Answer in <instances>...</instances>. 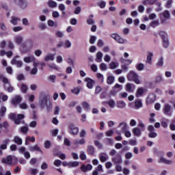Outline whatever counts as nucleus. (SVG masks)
<instances>
[{"label": "nucleus", "mask_w": 175, "mask_h": 175, "mask_svg": "<svg viewBox=\"0 0 175 175\" xmlns=\"http://www.w3.org/2000/svg\"><path fill=\"white\" fill-rule=\"evenodd\" d=\"M102 57H103V53L102 52H98L96 53V62H102Z\"/></svg>", "instance_id": "obj_44"}, {"label": "nucleus", "mask_w": 175, "mask_h": 175, "mask_svg": "<svg viewBox=\"0 0 175 175\" xmlns=\"http://www.w3.org/2000/svg\"><path fill=\"white\" fill-rule=\"evenodd\" d=\"M111 161L115 165L122 163V157H121V154H120V153H118L116 156L111 158Z\"/></svg>", "instance_id": "obj_12"}, {"label": "nucleus", "mask_w": 175, "mask_h": 175, "mask_svg": "<svg viewBox=\"0 0 175 175\" xmlns=\"http://www.w3.org/2000/svg\"><path fill=\"white\" fill-rule=\"evenodd\" d=\"M40 107L41 109L46 107L47 111H50L53 109V104L50 102V100L47 99V96L44 94H42L39 99Z\"/></svg>", "instance_id": "obj_1"}, {"label": "nucleus", "mask_w": 175, "mask_h": 175, "mask_svg": "<svg viewBox=\"0 0 175 175\" xmlns=\"http://www.w3.org/2000/svg\"><path fill=\"white\" fill-rule=\"evenodd\" d=\"M167 122H169V119L163 118L161 120V126H163V128H167Z\"/></svg>", "instance_id": "obj_43"}, {"label": "nucleus", "mask_w": 175, "mask_h": 175, "mask_svg": "<svg viewBox=\"0 0 175 175\" xmlns=\"http://www.w3.org/2000/svg\"><path fill=\"white\" fill-rule=\"evenodd\" d=\"M33 47V42L31 40H28L23 42L20 47V51L22 54H25L26 53H29L32 48Z\"/></svg>", "instance_id": "obj_2"}, {"label": "nucleus", "mask_w": 175, "mask_h": 175, "mask_svg": "<svg viewBox=\"0 0 175 175\" xmlns=\"http://www.w3.org/2000/svg\"><path fill=\"white\" fill-rule=\"evenodd\" d=\"M36 59V58H35V56L33 55H30L23 58V61L24 62H26V64H30V62H34Z\"/></svg>", "instance_id": "obj_21"}, {"label": "nucleus", "mask_w": 175, "mask_h": 175, "mask_svg": "<svg viewBox=\"0 0 175 175\" xmlns=\"http://www.w3.org/2000/svg\"><path fill=\"white\" fill-rule=\"evenodd\" d=\"M20 21H21V19H20V18L14 16H11L10 23L13 25H17V24H18V22Z\"/></svg>", "instance_id": "obj_25"}, {"label": "nucleus", "mask_w": 175, "mask_h": 175, "mask_svg": "<svg viewBox=\"0 0 175 175\" xmlns=\"http://www.w3.org/2000/svg\"><path fill=\"white\" fill-rule=\"evenodd\" d=\"M28 131H29V128L28 127V125H25L21 127V132L25 135L26 133H28Z\"/></svg>", "instance_id": "obj_42"}, {"label": "nucleus", "mask_w": 175, "mask_h": 175, "mask_svg": "<svg viewBox=\"0 0 175 175\" xmlns=\"http://www.w3.org/2000/svg\"><path fill=\"white\" fill-rule=\"evenodd\" d=\"M157 66H163V57H161L157 64Z\"/></svg>", "instance_id": "obj_60"}, {"label": "nucleus", "mask_w": 175, "mask_h": 175, "mask_svg": "<svg viewBox=\"0 0 175 175\" xmlns=\"http://www.w3.org/2000/svg\"><path fill=\"white\" fill-rule=\"evenodd\" d=\"M133 133L134 136L139 137L142 135V130H140L139 127H135L134 129H133Z\"/></svg>", "instance_id": "obj_30"}, {"label": "nucleus", "mask_w": 175, "mask_h": 175, "mask_svg": "<svg viewBox=\"0 0 175 175\" xmlns=\"http://www.w3.org/2000/svg\"><path fill=\"white\" fill-rule=\"evenodd\" d=\"M10 144V139L9 138H5L2 141L0 145V155H3L2 150H6L8 148V145Z\"/></svg>", "instance_id": "obj_10"}, {"label": "nucleus", "mask_w": 175, "mask_h": 175, "mask_svg": "<svg viewBox=\"0 0 175 175\" xmlns=\"http://www.w3.org/2000/svg\"><path fill=\"white\" fill-rule=\"evenodd\" d=\"M14 143H16V144H18V146H21V144H23V139L18 136H15L14 137Z\"/></svg>", "instance_id": "obj_33"}, {"label": "nucleus", "mask_w": 175, "mask_h": 175, "mask_svg": "<svg viewBox=\"0 0 175 175\" xmlns=\"http://www.w3.org/2000/svg\"><path fill=\"white\" fill-rule=\"evenodd\" d=\"M14 40H15V43H16V44H21V43H23V36H16L14 37Z\"/></svg>", "instance_id": "obj_35"}, {"label": "nucleus", "mask_w": 175, "mask_h": 175, "mask_svg": "<svg viewBox=\"0 0 175 175\" xmlns=\"http://www.w3.org/2000/svg\"><path fill=\"white\" fill-rule=\"evenodd\" d=\"M85 81L87 83L88 88H89L90 90H92L94 87V83H95L94 80L91 79L90 78H85Z\"/></svg>", "instance_id": "obj_22"}, {"label": "nucleus", "mask_w": 175, "mask_h": 175, "mask_svg": "<svg viewBox=\"0 0 175 175\" xmlns=\"http://www.w3.org/2000/svg\"><path fill=\"white\" fill-rule=\"evenodd\" d=\"M95 152V150L94 149V146H90L88 148V153L89 154V155H94Z\"/></svg>", "instance_id": "obj_47"}, {"label": "nucleus", "mask_w": 175, "mask_h": 175, "mask_svg": "<svg viewBox=\"0 0 175 175\" xmlns=\"http://www.w3.org/2000/svg\"><path fill=\"white\" fill-rule=\"evenodd\" d=\"M143 92H144V91L143 90V88H140L137 90L135 96H137V98H139V96H142V95H143Z\"/></svg>", "instance_id": "obj_54"}, {"label": "nucleus", "mask_w": 175, "mask_h": 175, "mask_svg": "<svg viewBox=\"0 0 175 175\" xmlns=\"http://www.w3.org/2000/svg\"><path fill=\"white\" fill-rule=\"evenodd\" d=\"M159 36H161L162 40H165V39H167V33L163 31H161L159 32Z\"/></svg>", "instance_id": "obj_41"}, {"label": "nucleus", "mask_w": 175, "mask_h": 175, "mask_svg": "<svg viewBox=\"0 0 175 175\" xmlns=\"http://www.w3.org/2000/svg\"><path fill=\"white\" fill-rule=\"evenodd\" d=\"M100 70H107V65L105 63H101L100 64Z\"/></svg>", "instance_id": "obj_64"}, {"label": "nucleus", "mask_w": 175, "mask_h": 175, "mask_svg": "<svg viewBox=\"0 0 175 175\" xmlns=\"http://www.w3.org/2000/svg\"><path fill=\"white\" fill-rule=\"evenodd\" d=\"M68 133H70V135L75 136V135H77V133H79V127L76 126L75 124L70 123L68 125Z\"/></svg>", "instance_id": "obj_7"}, {"label": "nucleus", "mask_w": 175, "mask_h": 175, "mask_svg": "<svg viewBox=\"0 0 175 175\" xmlns=\"http://www.w3.org/2000/svg\"><path fill=\"white\" fill-rule=\"evenodd\" d=\"M158 25H159V21L158 20L152 21L149 24V26L151 27L152 28H155V27H158Z\"/></svg>", "instance_id": "obj_40"}, {"label": "nucleus", "mask_w": 175, "mask_h": 175, "mask_svg": "<svg viewBox=\"0 0 175 175\" xmlns=\"http://www.w3.org/2000/svg\"><path fill=\"white\" fill-rule=\"evenodd\" d=\"M82 106L83 109L85 110V111H88V110H90V104L88 103L85 101L82 103Z\"/></svg>", "instance_id": "obj_56"}, {"label": "nucleus", "mask_w": 175, "mask_h": 175, "mask_svg": "<svg viewBox=\"0 0 175 175\" xmlns=\"http://www.w3.org/2000/svg\"><path fill=\"white\" fill-rule=\"evenodd\" d=\"M39 29H42V31L46 29V24L43 23H40L38 25Z\"/></svg>", "instance_id": "obj_61"}, {"label": "nucleus", "mask_w": 175, "mask_h": 175, "mask_svg": "<svg viewBox=\"0 0 175 175\" xmlns=\"http://www.w3.org/2000/svg\"><path fill=\"white\" fill-rule=\"evenodd\" d=\"M18 159L15 156H8L7 157L1 160L2 163L5 165H16L17 163Z\"/></svg>", "instance_id": "obj_5"}, {"label": "nucleus", "mask_w": 175, "mask_h": 175, "mask_svg": "<svg viewBox=\"0 0 175 175\" xmlns=\"http://www.w3.org/2000/svg\"><path fill=\"white\" fill-rule=\"evenodd\" d=\"M115 78L113 76H109L107 79V84H113L114 83Z\"/></svg>", "instance_id": "obj_51"}, {"label": "nucleus", "mask_w": 175, "mask_h": 175, "mask_svg": "<svg viewBox=\"0 0 175 175\" xmlns=\"http://www.w3.org/2000/svg\"><path fill=\"white\" fill-rule=\"evenodd\" d=\"M19 107H20V109L26 110V109H28V105H27V103H22L19 104Z\"/></svg>", "instance_id": "obj_59"}, {"label": "nucleus", "mask_w": 175, "mask_h": 175, "mask_svg": "<svg viewBox=\"0 0 175 175\" xmlns=\"http://www.w3.org/2000/svg\"><path fill=\"white\" fill-rule=\"evenodd\" d=\"M21 91L23 94H26L27 91H28V86L27 85L23 83L21 86Z\"/></svg>", "instance_id": "obj_45"}, {"label": "nucleus", "mask_w": 175, "mask_h": 175, "mask_svg": "<svg viewBox=\"0 0 175 175\" xmlns=\"http://www.w3.org/2000/svg\"><path fill=\"white\" fill-rule=\"evenodd\" d=\"M86 23L88 25H94V24H95V21H94V14H90L88 16L86 20Z\"/></svg>", "instance_id": "obj_26"}, {"label": "nucleus", "mask_w": 175, "mask_h": 175, "mask_svg": "<svg viewBox=\"0 0 175 175\" xmlns=\"http://www.w3.org/2000/svg\"><path fill=\"white\" fill-rule=\"evenodd\" d=\"M8 118H10V120H13L14 121V123L16 124V120L17 118V115H16V113H10L8 115Z\"/></svg>", "instance_id": "obj_48"}, {"label": "nucleus", "mask_w": 175, "mask_h": 175, "mask_svg": "<svg viewBox=\"0 0 175 175\" xmlns=\"http://www.w3.org/2000/svg\"><path fill=\"white\" fill-rule=\"evenodd\" d=\"M109 68L114 70L116 69V68H118V66H120V64H118V62H111L109 64Z\"/></svg>", "instance_id": "obj_37"}, {"label": "nucleus", "mask_w": 175, "mask_h": 175, "mask_svg": "<svg viewBox=\"0 0 175 175\" xmlns=\"http://www.w3.org/2000/svg\"><path fill=\"white\" fill-rule=\"evenodd\" d=\"M81 170L84 173L92 170V165L91 164H88L87 165H82L81 167Z\"/></svg>", "instance_id": "obj_20"}, {"label": "nucleus", "mask_w": 175, "mask_h": 175, "mask_svg": "<svg viewBox=\"0 0 175 175\" xmlns=\"http://www.w3.org/2000/svg\"><path fill=\"white\" fill-rule=\"evenodd\" d=\"M42 53L43 52L42 51V50H40V49H37L34 51V54L36 57H40Z\"/></svg>", "instance_id": "obj_62"}, {"label": "nucleus", "mask_w": 175, "mask_h": 175, "mask_svg": "<svg viewBox=\"0 0 175 175\" xmlns=\"http://www.w3.org/2000/svg\"><path fill=\"white\" fill-rule=\"evenodd\" d=\"M138 126L142 129L141 131H142V132H144V131H146V124H144L143 122L139 121L138 123Z\"/></svg>", "instance_id": "obj_57"}, {"label": "nucleus", "mask_w": 175, "mask_h": 175, "mask_svg": "<svg viewBox=\"0 0 175 175\" xmlns=\"http://www.w3.org/2000/svg\"><path fill=\"white\" fill-rule=\"evenodd\" d=\"M25 118L24 114H18L16 116V119H15V124L16 125H20L21 124V120Z\"/></svg>", "instance_id": "obj_23"}, {"label": "nucleus", "mask_w": 175, "mask_h": 175, "mask_svg": "<svg viewBox=\"0 0 175 175\" xmlns=\"http://www.w3.org/2000/svg\"><path fill=\"white\" fill-rule=\"evenodd\" d=\"M158 162H159V163H165V165H168L170 166H171V165H173V161L169 160V159L163 157V156L159 157V159Z\"/></svg>", "instance_id": "obj_13"}, {"label": "nucleus", "mask_w": 175, "mask_h": 175, "mask_svg": "<svg viewBox=\"0 0 175 175\" xmlns=\"http://www.w3.org/2000/svg\"><path fill=\"white\" fill-rule=\"evenodd\" d=\"M135 68L137 70L142 72V70H144V64L142 63H138L135 65Z\"/></svg>", "instance_id": "obj_38"}, {"label": "nucleus", "mask_w": 175, "mask_h": 175, "mask_svg": "<svg viewBox=\"0 0 175 175\" xmlns=\"http://www.w3.org/2000/svg\"><path fill=\"white\" fill-rule=\"evenodd\" d=\"M159 17L161 23H165L166 20L170 18V12L169 10H164L159 14Z\"/></svg>", "instance_id": "obj_8"}, {"label": "nucleus", "mask_w": 175, "mask_h": 175, "mask_svg": "<svg viewBox=\"0 0 175 175\" xmlns=\"http://www.w3.org/2000/svg\"><path fill=\"white\" fill-rule=\"evenodd\" d=\"M97 6H99L100 9H105V8H106V2L104 1H100L97 3Z\"/></svg>", "instance_id": "obj_50"}, {"label": "nucleus", "mask_w": 175, "mask_h": 175, "mask_svg": "<svg viewBox=\"0 0 175 175\" xmlns=\"http://www.w3.org/2000/svg\"><path fill=\"white\" fill-rule=\"evenodd\" d=\"M163 40V47H164V49H167V47H169V38H165Z\"/></svg>", "instance_id": "obj_53"}, {"label": "nucleus", "mask_w": 175, "mask_h": 175, "mask_svg": "<svg viewBox=\"0 0 175 175\" xmlns=\"http://www.w3.org/2000/svg\"><path fill=\"white\" fill-rule=\"evenodd\" d=\"M54 57H55V54L50 53L47 55L44 59L46 62H49V61H54Z\"/></svg>", "instance_id": "obj_31"}, {"label": "nucleus", "mask_w": 175, "mask_h": 175, "mask_svg": "<svg viewBox=\"0 0 175 175\" xmlns=\"http://www.w3.org/2000/svg\"><path fill=\"white\" fill-rule=\"evenodd\" d=\"M14 3L17 5L22 10H25L28 8V3L26 0H14Z\"/></svg>", "instance_id": "obj_6"}, {"label": "nucleus", "mask_w": 175, "mask_h": 175, "mask_svg": "<svg viewBox=\"0 0 175 175\" xmlns=\"http://www.w3.org/2000/svg\"><path fill=\"white\" fill-rule=\"evenodd\" d=\"M105 103H107V105H108L111 109H114L116 107V100L113 99H110L109 100L105 102Z\"/></svg>", "instance_id": "obj_32"}, {"label": "nucleus", "mask_w": 175, "mask_h": 175, "mask_svg": "<svg viewBox=\"0 0 175 175\" xmlns=\"http://www.w3.org/2000/svg\"><path fill=\"white\" fill-rule=\"evenodd\" d=\"M126 78L129 81H134L135 84H140V79H139V75L135 71H129L126 75Z\"/></svg>", "instance_id": "obj_4"}, {"label": "nucleus", "mask_w": 175, "mask_h": 175, "mask_svg": "<svg viewBox=\"0 0 175 175\" xmlns=\"http://www.w3.org/2000/svg\"><path fill=\"white\" fill-rule=\"evenodd\" d=\"M0 79L3 83L5 91H8V92L12 93L14 90V88L12 86L10 82L9 81V79L2 75H0Z\"/></svg>", "instance_id": "obj_3"}, {"label": "nucleus", "mask_w": 175, "mask_h": 175, "mask_svg": "<svg viewBox=\"0 0 175 175\" xmlns=\"http://www.w3.org/2000/svg\"><path fill=\"white\" fill-rule=\"evenodd\" d=\"M81 161H85V159H87V155H85V152H80V155H79Z\"/></svg>", "instance_id": "obj_63"}, {"label": "nucleus", "mask_w": 175, "mask_h": 175, "mask_svg": "<svg viewBox=\"0 0 175 175\" xmlns=\"http://www.w3.org/2000/svg\"><path fill=\"white\" fill-rule=\"evenodd\" d=\"M147 129L149 131V134H148L149 137L154 139L157 137V136H158V134H157V133L154 132L155 129L154 128V126L149 125L147 127Z\"/></svg>", "instance_id": "obj_11"}, {"label": "nucleus", "mask_w": 175, "mask_h": 175, "mask_svg": "<svg viewBox=\"0 0 175 175\" xmlns=\"http://www.w3.org/2000/svg\"><path fill=\"white\" fill-rule=\"evenodd\" d=\"M165 81V79H163V77L161 74H159L155 77L154 82L159 83H163Z\"/></svg>", "instance_id": "obj_27"}, {"label": "nucleus", "mask_w": 175, "mask_h": 175, "mask_svg": "<svg viewBox=\"0 0 175 175\" xmlns=\"http://www.w3.org/2000/svg\"><path fill=\"white\" fill-rule=\"evenodd\" d=\"M79 166V161H72L69 163V167H77Z\"/></svg>", "instance_id": "obj_58"}, {"label": "nucleus", "mask_w": 175, "mask_h": 175, "mask_svg": "<svg viewBox=\"0 0 175 175\" xmlns=\"http://www.w3.org/2000/svg\"><path fill=\"white\" fill-rule=\"evenodd\" d=\"M81 91V87H80V86L73 88L71 90V92H72V94H74V95H79V94H80Z\"/></svg>", "instance_id": "obj_29"}, {"label": "nucleus", "mask_w": 175, "mask_h": 175, "mask_svg": "<svg viewBox=\"0 0 175 175\" xmlns=\"http://www.w3.org/2000/svg\"><path fill=\"white\" fill-rule=\"evenodd\" d=\"M163 113L165 116H168V117H172V105L165 103L163 107Z\"/></svg>", "instance_id": "obj_9"}, {"label": "nucleus", "mask_w": 175, "mask_h": 175, "mask_svg": "<svg viewBox=\"0 0 175 175\" xmlns=\"http://www.w3.org/2000/svg\"><path fill=\"white\" fill-rule=\"evenodd\" d=\"M16 58H20V56L16 55L14 59L11 60L12 65H16L17 68H21V66H23V62L17 60Z\"/></svg>", "instance_id": "obj_14"}, {"label": "nucleus", "mask_w": 175, "mask_h": 175, "mask_svg": "<svg viewBox=\"0 0 175 175\" xmlns=\"http://www.w3.org/2000/svg\"><path fill=\"white\" fill-rule=\"evenodd\" d=\"M126 91H127V92H133V88H132V84L131 83H127L126 85Z\"/></svg>", "instance_id": "obj_52"}, {"label": "nucleus", "mask_w": 175, "mask_h": 175, "mask_svg": "<svg viewBox=\"0 0 175 175\" xmlns=\"http://www.w3.org/2000/svg\"><path fill=\"white\" fill-rule=\"evenodd\" d=\"M48 5L49 6V8H57V2L53 0H49L48 1Z\"/></svg>", "instance_id": "obj_46"}, {"label": "nucleus", "mask_w": 175, "mask_h": 175, "mask_svg": "<svg viewBox=\"0 0 175 175\" xmlns=\"http://www.w3.org/2000/svg\"><path fill=\"white\" fill-rule=\"evenodd\" d=\"M118 43H120V44H124V43H126V40L122 38L120 36L118 37V40L116 41Z\"/></svg>", "instance_id": "obj_55"}, {"label": "nucleus", "mask_w": 175, "mask_h": 175, "mask_svg": "<svg viewBox=\"0 0 175 175\" xmlns=\"http://www.w3.org/2000/svg\"><path fill=\"white\" fill-rule=\"evenodd\" d=\"M118 128H120V132H125L128 129V124L125 122L120 123Z\"/></svg>", "instance_id": "obj_24"}, {"label": "nucleus", "mask_w": 175, "mask_h": 175, "mask_svg": "<svg viewBox=\"0 0 175 175\" xmlns=\"http://www.w3.org/2000/svg\"><path fill=\"white\" fill-rule=\"evenodd\" d=\"M47 25L49 27H53L54 28H57L58 27V24L53 20H49Z\"/></svg>", "instance_id": "obj_39"}, {"label": "nucleus", "mask_w": 175, "mask_h": 175, "mask_svg": "<svg viewBox=\"0 0 175 175\" xmlns=\"http://www.w3.org/2000/svg\"><path fill=\"white\" fill-rule=\"evenodd\" d=\"M99 159L100 162L103 163L106 162L107 161H109V156H107V154L105 152H101L98 154Z\"/></svg>", "instance_id": "obj_17"}, {"label": "nucleus", "mask_w": 175, "mask_h": 175, "mask_svg": "<svg viewBox=\"0 0 175 175\" xmlns=\"http://www.w3.org/2000/svg\"><path fill=\"white\" fill-rule=\"evenodd\" d=\"M158 2V0H144L142 3L143 5H154V3H157Z\"/></svg>", "instance_id": "obj_34"}, {"label": "nucleus", "mask_w": 175, "mask_h": 175, "mask_svg": "<svg viewBox=\"0 0 175 175\" xmlns=\"http://www.w3.org/2000/svg\"><path fill=\"white\" fill-rule=\"evenodd\" d=\"M152 57H154V53L149 51L147 53L146 63L149 65H152Z\"/></svg>", "instance_id": "obj_16"}, {"label": "nucleus", "mask_w": 175, "mask_h": 175, "mask_svg": "<svg viewBox=\"0 0 175 175\" xmlns=\"http://www.w3.org/2000/svg\"><path fill=\"white\" fill-rule=\"evenodd\" d=\"M29 151H31V152H33V151H38L39 152H42V150L38 145L29 146Z\"/></svg>", "instance_id": "obj_28"}, {"label": "nucleus", "mask_w": 175, "mask_h": 175, "mask_svg": "<svg viewBox=\"0 0 175 175\" xmlns=\"http://www.w3.org/2000/svg\"><path fill=\"white\" fill-rule=\"evenodd\" d=\"M155 94H150L146 98V103L148 105H151V103H154L155 102Z\"/></svg>", "instance_id": "obj_18"}, {"label": "nucleus", "mask_w": 175, "mask_h": 175, "mask_svg": "<svg viewBox=\"0 0 175 175\" xmlns=\"http://www.w3.org/2000/svg\"><path fill=\"white\" fill-rule=\"evenodd\" d=\"M21 100H23V98H21V96L16 95L12 98L11 103L14 106H16V105H18V103H20V102H21Z\"/></svg>", "instance_id": "obj_15"}, {"label": "nucleus", "mask_w": 175, "mask_h": 175, "mask_svg": "<svg viewBox=\"0 0 175 175\" xmlns=\"http://www.w3.org/2000/svg\"><path fill=\"white\" fill-rule=\"evenodd\" d=\"M135 109H140L143 107V103H142V100L137 99L135 100Z\"/></svg>", "instance_id": "obj_36"}, {"label": "nucleus", "mask_w": 175, "mask_h": 175, "mask_svg": "<svg viewBox=\"0 0 175 175\" xmlns=\"http://www.w3.org/2000/svg\"><path fill=\"white\" fill-rule=\"evenodd\" d=\"M7 111L6 107H1L0 109V116L1 117H5V113Z\"/></svg>", "instance_id": "obj_49"}, {"label": "nucleus", "mask_w": 175, "mask_h": 175, "mask_svg": "<svg viewBox=\"0 0 175 175\" xmlns=\"http://www.w3.org/2000/svg\"><path fill=\"white\" fill-rule=\"evenodd\" d=\"M116 107H118V109H125V107H126V103L124 100H119L116 101Z\"/></svg>", "instance_id": "obj_19"}]
</instances>
